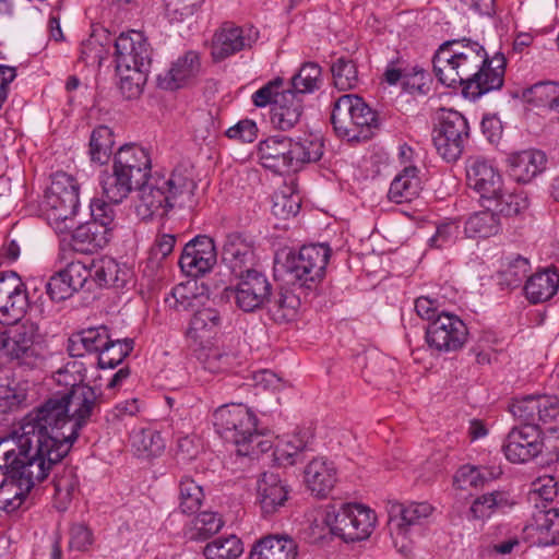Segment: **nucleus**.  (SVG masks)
Instances as JSON below:
<instances>
[{"instance_id": "obj_1", "label": "nucleus", "mask_w": 559, "mask_h": 559, "mask_svg": "<svg viewBox=\"0 0 559 559\" xmlns=\"http://www.w3.org/2000/svg\"><path fill=\"white\" fill-rule=\"evenodd\" d=\"M438 81L448 87L461 86L465 95L478 98L503 85L506 58L496 53L492 58L483 45L469 38L444 41L432 58Z\"/></svg>"}, {"instance_id": "obj_2", "label": "nucleus", "mask_w": 559, "mask_h": 559, "mask_svg": "<svg viewBox=\"0 0 559 559\" xmlns=\"http://www.w3.org/2000/svg\"><path fill=\"white\" fill-rule=\"evenodd\" d=\"M71 428L69 409L61 394L49 397L21 421V430L37 440V453H43L50 467L61 462L78 439L70 436Z\"/></svg>"}, {"instance_id": "obj_3", "label": "nucleus", "mask_w": 559, "mask_h": 559, "mask_svg": "<svg viewBox=\"0 0 559 559\" xmlns=\"http://www.w3.org/2000/svg\"><path fill=\"white\" fill-rule=\"evenodd\" d=\"M195 188L192 170L183 165L177 166L167 177L151 176L135 187L139 192L136 215L142 221H147L159 211L164 215L175 206L190 205Z\"/></svg>"}, {"instance_id": "obj_4", "label": "nucleus", "mask_w": 559, "mask_h": 559, "mask_svg": "<svg viewBox=\"0 0 559 559\" xmlns=\"http://www.w3.org/2000/svg\"><path fill=\"white\" fill-rule=\"evenodd\" d=\"M261 165L274 173L297 171L304 164L318 162L323 155V142L313 134L297 139L271 136L259 143Z\"/></svg>"}, {"instance_id": "obj_5", "label": "nucleus", "mask_w": 559, "mask_h": 559, "mask_svg": "<svg viewBox=\"0 0 559 559\" xmlns=\"http://www.w3.org/2000/svg\"><path fill=\"white\" fill-rule=\"evenodd\" d=\"M213 417L217 433L236 445L238 455L252 456L271 449L270 441L262 439V432L257 427L255 415L245 405H223L214 412Z\"/></svg>"}, {"instance_id": "obj_6", "label": "nucleus", "mask_w": 559, "mask_h": 559, "mask_svg": "<svg viewBox=\"0 0 559 559\" xmlns=\"http://www.w3.org/2000/svg\"><path fill=\"white\" fill-rule=\"evenodd\" d=\"M330 119L336 135L348 142L369 140L379 128L377 112L357 94L340 96Z\"/></svg>"}, {"instance_id": "obj_7", "label": "nucleus", "mask_w": 559, "mask_h": 559, "mask_svg": "<svg viewBox=\"0 0 559 559\" xmlns=\"http://www.w3.org/2000/svg\"><path fill=\"white\" fill-rule=\"evenodd\" d=\"M510 412L522 424L536 427L545 436L546 449L559 452V397L533 394L514 400Z\"/></svg>"}, {"instance_id": "obj_8", "label": "nucleus", "mask_w": 559, "mask_h": 559, "mask_svg": "<svg viewBox=\"0 0 559 559\" xmlns=\"http://www.w3.org/2000/svg\"><path fill=\"white\" fill-rule=\"evenodd\" d=\"M324 523L333 535L346 543H355L369 538L376 527L377 515L364 504L341 503L328 508Z\"/></svg>"}, {"instance_id": "obj_9", "label": "nucleus", "mask_w": 559, "mask_h": 559, "mask_svg": "<svg viewBox=\"0 0 559 559\" xmlns=\"http://www.w3.org/2000/svg\"><path fill=\"white\" fill-rule=\"evenodd\" d=\"M467 119L454 109L441 108L432 130V142L437 153L448 163L456 162L469 139Z\"/></svg>"}, {"instance_id": "obj_10", "label": "nucleus", "mask_w": 559, "mask_h": 559, "mask_svg": "<svg viewBox=\"0 0 559 559\" xmlns=\"http://www.w3.org/2000/svg\"><path fill=\"white\" fill-rule=\"evenodd\" d=\"M330 255L331 249L324 243L305 245L297 253H288L283 263L287 281L311 288L323 278Z\"/></svg>"}, {"instance_id": "obj_11", "label": "nucleus", "mask_w": 559, "mask_h": 559, "mask_svg": "<svg viewBox=\"0 0 559 559\" xmlns=\"http://www.w3.org/2000/svg\"><path fill=\"white\" fill-rule=\"evenodd\" d=\"M0 350L10 359L27 367L41 360V336L37 324L25 321L0 332Z\"/></svg>"}, {"instance_id": "obj_12", "label": "nucleus", "mask_w": 559, "mask_h": 559, "mask_svg": "<svg viewBox=\"0 0 559 559\" xmlns=\"http://www.w3.org/2000/svg\"><path fill=\"white\" fill-rule=\"evenodd\" d=\"M166 302L176 311L195 310L187 331V335L194 341L211 337L222 326L223 318L219 311L211 307L197 309L199 299L188 286L177 285L174 287L171 296L166 298Z\"/></svg>"}, {"instance_id": "obj_13", "label": "nucleus", "mask_w": 559, "mask_h": 559, "mask_svg": "<svg viewBox=\"0 0 559 559\" xmlns=\"http://www.w3.org/2000/svg\"><path fill=\"white\" fill-rule=\"evenodd\" d=\"M50 469L31 463L5 474L7 477L0 483V510L7 513L19 510L35 484L44 480Z\"/></svg>"}, {"instance_id": "obj_14", "label": "nucleus", "mask_w": 559, "mask_h": 559, "mask_svg": "<svg viewBox=\"0 0 559 559\" xmlns=\"http://www.w3.org/2000/svg\"><path fill=\"white\" fill-rule=\"evenodd\" d=\"M37 440L33 439L26 430H14L11 435L0 439V471L11 474L13 468L35 463L43 467H50L43 456L37 453Z\"/></svg>"}, {"instance_id": "obj_15", "label": "nucleus", "mask_w": 559, "mask_h": 559, "mask_svg": "<svg viewBox=\"0 0 559 559\" xmlns=\"http://www.w3.org/2000/svg\"><path fill=\"white\" fill-rule=\"evenodd\" d=\"M61 396L72 421L70 436L79 437L81 429L99 412L103 393L98 389L81 383V378H75L71 389Z\"/></svg>"}, {"instance_id": "obj_16", "label": "nucleus", "mask_w": 559, "mask_h": 559, "mask_svg": "<svg viewBox=\"0 0 559 559\" xmlns=\"http://www.w3.org/2000/svg\"><path fill=\"white\" fill-rule=\"evenodd\" d=\"M467 337L468 330L464 321L450 312L439 313L426 329L428 346L439 353H451L461 349Z\"/></svg>"}, {"instance_id": "obj_17", "label": "nucleus", "mask_w": 559, "mask_h": 559, "mask_svg": "<svg viewBox=\"0 0 559 559\" xmlns=\"http://www.w3.org/2000/svg\"><path fill=\"white\" fill-rule=\"evenodd\" d=\"M542 435L536 427L528 424L513 427L502 445L507 460L511 463L521 464L535 459L546 447L545 436L542 438Z\"/></svg>"}, {"instance_id": "obj_18", "label": "nucleus", "mask_w": 559, "mask_h": 559, "mask_svg": "<svg viewBox=\"0 0 559 559\" xmlns=\"http://www.w3.org/2000/svg\"><path fill=\"white\" fill-rule=\"evenodd\" d=\"M216 262L214 240L206 235H199L185 245L178 264L188 276L199 277L210 272Z\"/></svg>"}, {"instance_id": "obj_19", "label": "nucleus", "mask_w": 559, "mask_h": 559, "mask_svg": "<svg viewBox=\"0 0 559 559\" xmlns=\"http://www.w3.org/2000/svg\"><path fill=\"white\" fill-rule=\"evenodd\" d=\"M235 276L239 277V282L230 289V294L237 307L245 312H252L264 306L272 289L266 276L257 270Z\"/></svg>"}, {"instance_id": "obj_20", "label": "nucleus", "mask_w": 559, "mask_h": 559, "mask_svg": "<svg viewBox=\"0 0 559 559\" xmlns=\"http://www.w3.org/2000/svg\"><path fill=\"white\" fill-rule=\"evenodd\" d=\"M28 298L25 285L13 271L0 273V322L11 324L25 313Z\"/></svg>"}, {"instance_id": "obj_21", "label": "nucleus", "mask_w": 559, "mask_h": 559, "mask_svg": "<svg viewBox=\"0 0 559 559\" xmlns=\"http://www.w3.org/2000/svg\"><path fill=\"white\" fill-rule=\"evenodd\" d=\"M115 56L120 68H150L152 63V48L144 34L135 29L115 39Z\"/></svg>"}, {"instance_id": "obj_22", "label": "nucleus", "mask_w": 559, "mask_h": 559, "mask_svg": "<svg viewBox=\"0 0 559 559\" xmlns=\"http://www.w3.org/2000/svg\"><path fill=\"white\" fill-rule=\"evenodd\" d=\"M466 180L484 201L500 195L502 178L491 162L481 156L467 159Z\"/></svg>"}, {"instance_id": "obj_23", "label": "nucleus", "mask_w": 559, "mask_h": 559, "mask_svg": "<svg viewBox=\"0 0 559 559\" xmlns=\"http://www.w3.org/2000/svg\"><path fill=\"white\" fill-rule=\"evenodd\" d=\"M112 168H117L136 187L152 176V160L148 152L134 144H126L118 150Z\"/></svg>"}, {"instance_id": "obj_24", "label": "nucleus", "mask_w": 559, "mask_h": 559, "mask_svg": "<svg viewBox=\"0 0 559 559\" xmlns=\"http://www.w3.org/2000/svg\"><path fill=\"white\" fill-rule=\"evenodd\" d=\"M222 262L235 275L252 271L255 263L253 242L240 233L226 236L222 247Z\"/></svg>"}, {"instance_id": "obj_25", "label": "nucleus", "mask_w": 559, "mask_h": 559, "mask_svg": "<svg viewBox=\"0 0 559 559\" xmlns=\"http://www.w3.org/2000/svg\"><path fill=\"white\" fill-rule=\"evenodd\" d=\"M508 171L516 182H531L546 168L547 157L539 150H526L508 156Z\"/></svg>"}, {"instance_id": "obj_26", "label": "nucleus", "mask_w": 559, "mask_h": 559, "mask_svg": "<svg viewBox=\"0 0 559 559\" xmlns=\"http://www.w3.org/2000/svg\"><path fill=\"white\" fill-rule=\"evenodd\" d=\"M201 62L198 52L190 50L173 62L169 70L157 76L158 86L164 90H177L193 80L200 72Z\"/></svg>"}, {"instance_id": "obj_27", "label": "nucleus", "mask_w": 559, "mask_h": 559, "mask_svg": "<svg viewBox=\"0 0 559 559\" xmlns=\"http://www.w3.org/2000/svg\"><path fill=\"white\" fill-rule=\"evenodd\" d=\"M304 474L307 488L319 498L326 497L337 481L336 467L332 461L325 457L311 460Z\"/></svg>"}, {"instance_id": "obj_28", "label": "nucleus", "mask_w": 559, "mask_h": 559, "mask_svg": "<svg viewBox=\"0 0 559 559\" xmlns=\"http://www.w3.org/2000/svg\"><path fill=\"white\" fill-rule=\"evenodd\" d=\"M107 344H110L108 328L99 325L73 333L68 338L67 350L71 357H83L85 354H96L98 358L99 353Z\"/></svg>"}, {"instance_id": "obj_29", "label": "nucleus", "mask_w": 559, "mask_h": 559, "mask_svg": "<svg viewBox=\"0 0 559 559\" xmlns=\"http://www.w3.org/2000/svg\"><path fill=\"white\" fill-rule=\"evenodd\" d=\"M68 199L45 195V215L49 225L59 234L71 230L74 225L80 201H67Z\"/></svg>"}, {"instance_id": "obj_30", "label": "nucleus", "mask_w": 559, "mask_h": 559, "mask_svg": "<svg viewBox=\"0 0 559 559\" xmlns=\"http://www.w3.org/2000/svg\"><path fill=\"white\" fill-rule=\"evenodd\" d=\"M304 111L302 99L292 91H284L274 100L271 121L280 130L286 131L294 128Z\"/></svg>"}, {"instance_id": "obj_31", "label": "nucleus", "mask_w": 559, "mask_h": 559, "mask_svg": "<svg viewBox=\"0 0 559 559\" xmlns=\"http://www.w3.org/2000/svg\"><path fill=\"white\" fill-rule=\"evenodd\" d=\"M249 47L251 39L243 35L241 27L225 24L214 36L212 56L221 61Z\"/></svg>"}, {"instance_id": "obj_32", "label": "nucleus", "mask_w": 559, "mask_h": 559, "mask_svg": "<svg viewBox=\"0 0 559 559\" xmlns=\"http://www.w3.org/2000/svg\"><path fill=\"white\" fill-rule=\"evenodd\" d=\"M297 543L288 535H267L255 543L250 559H295Z\"/></svg>"}, {"instance_id": "obj_33", "label": "nucleus", "mask_w": 559, "mask_h": 559, "mask_svg": "<svg viewBox=\"0 0 559 559\" xmlns=\"http://www.w3.org/2000/svg\"><path fill=\"white\" fill-rule=\"evenodd\" d=\"M258 497L262 512L272 514L284 506L288 490L277 474L264 473L258 481Z\"/></svg>"}, {"instance_id": "obj_34", "label": "nucleus", "mask_w": 559, "mask_h": 559, "mask_svg": "<svg viewBox=\"0 0 559 559\" xmlns=\"http://www.w3.org/2000/svg\"><path fill=\"white\" fill-rule=\"evenodd\" d=\"M90 270L100 287L122 288L131 277V271L124 264L107 257L94 261Z\"/></svg>"}, {"instance_id": "obj_35", "label": "nucleus", "mask_w": 559, "mask_h": 559, "mask_svg": "<svg viewBox=\"0 0 559 559\" xmlns=\"http://www.w3.org/2000/svg\"><path fill=\"white\" fill-rule=\"evenodd\" d=\"M559 288V273L556 269H546L528 277L524 290L532 304L551 299Z\"/></svg>"}, {"instance_id": "obj_36", "label": "nucleus", "mask_w": 559, "mask_h": 559, "mask_svg": "<svg viewBox=\"0 0 559 559\" xmlns=\"http://www.w3.org/2000/svg\"><path fill=\"white\" fill-rule=\"evenodd\" d=\"M514 504V497L509 491L495 490L477 497L469 508V514L474 520H485L496 512L510 509Z\"/></svg>"}, {"instance_id": "obj_37", "label": "nucleus", "mask_w": 559, "mask_h": 559, "mask_svg": "<svg viewBox=\"0 0 559 559\" xmlns=\"http://www.w3.org/2000/svg\"><path fill=\"white\" fill-rule=\"evenodd\" d=\"M108 235L109 228L95 222H86L73 230L71 245L75 251L94 252L108 243Z\"/></svg>"}, {"instance_id": "obj_38", "label": "nucleus", "mask_w": 559, "mask_h": 559, "mask_svg": "<svg viewBox=\"0 0 559 559\" xmlns=\"http://www.w3.org/2000/svg\"><path fill=\"white\" fill-rule=\"evenodd\" d=\"M421 181L418 177V168L415 166L405 167L391 182L388 197L397 204L411 202L419 195Z\"/></svg>"}, {"instance_id": "obj_39", "label": "nucleus", "mask_w": 559, "mask_h": 559, "mask_svg": "<svg viewBox=\"0 0 559 559\" xmlns=\"http://www.w3.org/2000/svg\"><path fill=\"white\" fill-rule=\"evenodd\" d=\"M433 507L428 502H411L402 504L396 521V533L407 536L413 531L424 525L428 518L432 514Z\"/></svg>"}, {"instance_id": "obj_40", "label": "nucleus", "mask_w": 559, "mask_h": 559, "mask_svg": "<svg viewBox=\"0 0 559 559\" xmlns=\"http://www.w3.org/2000/svg\"><path fill=\"white\" fill-rule=\"evenodd\" d=\"M272 213L280 219L295 217L300 210L301 198L297 192V185L294 180L285 183L273 195Z\"/></svg>"}, {"instance_id": "obj_41", "label": "nucleus", "mask_w": 559, "mask_h": 559, "mask_svg": "<svg viewBox=\"0 0 559 559\" xmlns=\"http://www.w3.org/2000/svg\"><path fill=\"white\" fill-rule=\"evenodd\" d=\"M130 443L140 457H155L165 450V441L160 433L151 428L133 430L130 435Z\"/></svg>"}, {"instance_id": "obj_42", "label": "nucleus", "mask_w": 559, "mask_h": 559, "mask_svg": "<svg viewBox=\"0 0 559 559\" xmlns=\"http://www.w3.org/2000/svg\"><path fill=\"white\" fill-rule=\"evenodd\" d=\"M266 302L269 313L276 323L294 320L300 306L299 297L289 290H280L274 296L271 295Z\"/></svg>"}, {"instance_id": "obj_43", "label": "nucleus", "mask_w": 559, "mask_h": 559, "mask_svg": "<svg viewBox=\"0 0 559 559\" xmlns=\"http://www.w3.org/2000/svg\"><path fill=\"white\" fill-rule=\"evenodd\" d=\"M195 357L204 370L211 373L225 372L231 369L235 357L225 349L213 345H201L195 349Z\"/></svg>"}, {"instance_id": "obj_44", "label": "nucleus", "mask_w": 559, "mask_h": 559, "mask_svg": "<svg viewBox=\"0 0 559 559\" xmlns=\"http://www.w3.org/2000/svg\"><path fill=\"white\" fill-rule=\"evenodd\" d=\"M486 210L476 212L465 222V234L468 237H490L496 235L500 228L499 216L491 211L490 205Z\"/></svg>"}, {"instance_id": "obj_45", "label": "nucleus", "mask_w": 559, "mask_h": 559, "mask_svg": "<svg viewBox=\"0 0 559 559\" xmlns=\"http://www.w3.org/2000/svg\"><path fill=\"white\" fill-rule=\"evenodd\" d=\"M119 80V91L127 99L138 98L142 92L147 80V72L150 68H120L116 66Z\"/></svg>"}, {"instance_id": "obj_46", "label": "nucleus", "mask_w": 559, "mask_h": 559, "mask_svg": "<svg viewBox=\"0 0 559 559\" xmlns=\"http://www.w3.org/2000/svg\"><path fill=\"white\" fill-rule=\"evenodd\" d=\"M204 500L203 488L189 475H183L179 480V509L185 514H193L199 511Z\"/></svg>"}, {"instance_id": "obj_47", "label": "nucleus", "mask_w": 559, "mask_h": 559, "mask_svg": "<svg viewBox=\"0 0 559 559\" xmlns=\"http://www.w3.org/2000/svg\"><path fill=\"white\" fill-rule=\"evenodd\" d=\"M322 84V71L318 63L306 62L299 71L292 78V92L298 94L313 93Z\"/></svg>"}, {"instance_id": "obj_48", "label": "nucleus", "mask_w": 559, "mask_h": 559, "mask_svg": "<svg viewBox=\"0 0 559 559\" xmlns=\"http://www.w3.org/2000/svg\"><path fill=\"white\" fill-rule=\"evenodd\" d=\"M114 143V133L110 128L107 126L95 128L90 140L91 159L100 165L106 164L111 155Z\"/></svg>"}, {"instance_id": "obj_49", "label": "nucleus", "mask_w": 559, "mask_h": 559, "mask_svg": "<svg viewBox=\"0 0 559 559\" xmlns=\"http://www.w3.org/2000/svg\"><path fill=\"white\" fill-rule=\"evenodd\" d=\"M135 187L117 168H112V173L102 180L103 193L109 202L115 204L121 203Z\"/></svg>"}, {"instance_id": "obj_50", "label": "nucleus", "mask_w": 559, "mask_h": 559, "mask_svg": "<svg viewBox=\"0 0 559 559\" xmlns=\"http://www.w3.org/2000/svg\"><path fill=\"white\" fill-rule=\"evenodd\" d=\"M133 338L112 340L99 353L97 365L100 369H112L120 365L123 359L133 350Z\"/></svg>"}, {"instance_id": "obj_51", "label": "nucleus", "mask_w": 559, "mask_h": 559, "mask_svg": "<svg viewBox=\"0 0 559 559\" xmlns=\"http://www.w3.org/2000/svg\"><path fill=\"white\" fill-rule=\"evenodd\" d=\"M243 551L241 540L230 535L209 543L203 550L206 559H237Z\"/></svg>"}, {"instance_id": "obj_52", "label": "nucleus", "mask_w": 559, "mask_h": 559, "mask_svg": "<svg viewBox=\"0 0 559 559\" xmlns=\"http://www.w3.org/2000/svg\"><path fill=\"white\" fill-rule=\"evenodd\" d=\"M334 85L340 91H349L358 84L356 63L345 57L337 58L331 67Z\"/></svg>"}, {"instance_id": "obj_53", "label": "nucleus", "mask_w": 559, "mask_h": 559, "mask_svg": "<svg viewBox=\"0 0 559 559\" xmlns=\"http://www.w3.org/2000/svg\"><path fill=\"white\" fill-rule=\"evenodd\" d=\"M501 474L498 468L496 472L488 468H478L471 465L462 466L454 476V483L460 489H467L468 487L483 486L487 480L493 479Z\"/></svg>"}, {"instance_id": "obj_54", "label": "nucleus", "mask_w": 559, "mask_h": 559, "mask_svg": "<svg viewBox=\"0 0 559 559\" xmlns=\"http://www.w3.org/2000/svg\"><path fill=\"white\" fill-rule=\"evenodd\" d=\"M491 206V211L497 215L513 216L521 213L527 207V200L525 197L515 193H504L501 189L500 195L492 199H487Z\"/></svg>"}, {"instance_id": "obj_55", "label": "nucleus", "mask_w": 559, "mask_h": 559, "mask_svg": "<svg viewBox=\"0 0 559 559\" xmlns=\"http://www.w3.org/2000/svg\"><path fill=\"white\" fill-rule=\"evenodd\" d=\"M79 191L80 186L74 177L67 173L58 171L52 176L51 185L46 195L64 198L69 202L80 201Z\"/></svg>"}, {"instance_id": "obj_56", "label": "nucleus", "mask_w": 559, "mask_h": 559, "mask_svg": "<svg viewBox=\"0 0 559 559\" xmlns=\"http://www.w3.org/2000/svg\"><path fill=\"white\" fill-rule=\"evenodd\" d=\"M530 271V262L526 258L516 255L508 259L506 267L500 272V283L509 288L520 286Z\"/></svg>"}, {"instance_id": "obj_57", "label": "nucleus", "mask_w": 559, "mask_h": 559, "mask_svg": "<svg viewBox=\"0 0 559 559\" xmlns=\"http://www.w3.org/2000/svg\"><path fill=\"white\" fill-rule=\"evenodd\" d=\"M224 525L222 516L215 512L204 511L193 520V538L205 540L221 531Z\"/></svg>"}, {"instance_id": "obj_58", "label": "nucleus", "mask_w": 559, "mask_h": 559, "mask_svg": "<svg viewBox=\"0 0 559 559\" xmlns=\"http://www.w3.org/2000/svg\"><path fill=\"white\" fill-rule=\"evenodd\" d=\"M559 93V84L552 81L538 82L524 92L528 103L537 107H548Z\"/></svg>"}, {"instance_id": "obj_59", "label": "nucleus", "mask_w": 559, "mask_h": 559, "mask_svg": "<svg viewBox=\"0 0 559 559\" xmlns=\"http://www.w3.org/2000/svg\"><path fill=\"white\" fill-rule=\"evenodd\" d=\"M106 36L105 31L102 33H93L86 40L82 43L80 59L85 63H98L105 57L106 48L100 41V37Z\"/></svg>"}, {"instance_id": "obj_60", "label": "nucleus", "mask_w": 559, "mask_h": 559, "mask_svg": "<svg viewBox=\"0 0 559 559\" xmlns=\"http://www.w3.org/2000/svg\"><path fill=\"white\" fill-rule=\"evenodd\" d=\"M166 15L171 22H182L191 17L200 7L195 0H164Z\"/></svg>"}, {"instance_id": "obj_61", "label": "nucleus", "mask_w": 559, "mask_h": 559, "mask_svg": "<svg viewBox=\"0 0 559 559\" xmlns=\"http://www.w3.org/2000/svg\"><path fill=\"white\" fill-rule=\"evenodd\" d=\"M460 234V226L455 222H444L437 226L435 235L429 239V246L442 249L452 246Z\"/></svg>"}, {"instance_id": "obj_62", "label": "nucleus", "mask_w": 559, "mask_h": 559, "mask_svg": "<svg viewBox=\"0 0 559 559\" xmlns=\"http://www.w3.org/2000/svg\"><path fill=\"white\" fill-rule=\"evenodd\" d=\"M530 495L535 499L552 501L558 495V480L551 475L539 476L532 483Z\"/></svg>"}, {"instance_id": "obj_63", "label": "nucleus", "mask_w": 559, "mask_h": 559, "mask_svg": "<svg viewBox=\"0 0 559 559\" xmlns=\"http://www.w3.org/2000/svg\"><path fill=\"white\" fill-rule=\"evenodd\" d=\"M63 276L68 281L69 286L73 293L82 289L90 276L91 270L81 262H71L63 270Z\"/></svg>"}, {"instance_id": "obj_64", "label": "nucleus", "mask_w": 559, "mask_h": 559, "mask_svg": "<svg viewBox=\"0 0 559 559\" xmlns=\"http://www.w3.org/2000/svg\"><path fill=\"white\" fill-rule=\"evenodd\" d=\"M429 73L421 67L415 66L411 71H404L403 87L407 92L426 93Z\"/></svg>"}]
</instances>
